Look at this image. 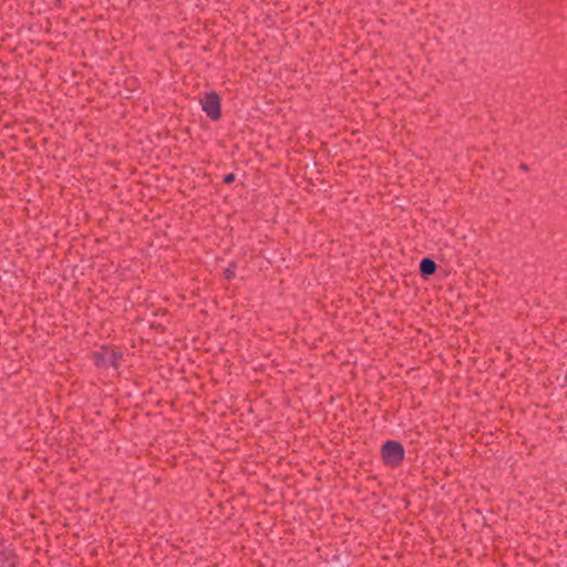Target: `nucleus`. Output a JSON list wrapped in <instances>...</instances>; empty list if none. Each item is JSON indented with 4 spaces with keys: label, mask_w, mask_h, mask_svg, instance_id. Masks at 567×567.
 Here are the masks:
<instances>
[{
    "label": "nucleus",
    "mask_w": 567,
    "mask_h": 567,
    "mask_svg": "<svg viewBox=\"0 0 567 567\" xmlns=\"http://www.w3.org/2000/svg\"><path fill=\"white\" fill-rule=\"evenodd\" d=\"M202 110L214 121L220 117V100L215 92H206L200 99Z\"/></svg>",
    "instance_id": "f03ea898"
},
{
    "label": "nucleus",
    "mask_w": 567,
    "mask_h": 567,
    "mask_svg": "<svg viewBox=\"0 0 567 567\" xmlns=\"http://www.w3.org/2000/svg\"><path fill=\"white\" fill-rule=\"evenodd\" d=\"M234 275H235V271H234L231 268H227V269L225 270V276H226V278H227V279L233 278V277H234Z\"/></svg>",
    "instance_id": "423d86ee"
},
{
    "label": "nucleus",
    "mask_w": 567,
    "mask_h": 567,
    "mask_svg": "<svg viewBox=\"0 0 567 567\" xmlns=\"http://www.w3.org/2000/svg\"><path fill=\"white\" fill-rule=\"evenodd\" d=\"M118 359H120V354L114 351H111V352L106 351L105 354H103V361L110 363L113 367L117 365Z\"/></svg>",
    "instance_id": "39448f33"
},
{
    "label": "nucleus",
    "mask_w": 567,
    "mask_h": 567,
    "mask_svg": "<svg viewBox=\"0 0 567 567\" xmlns=\"http://www.w3.org/2000/svg\"><path fill=\"white\" fill-rule=\"evenodd\" d=\"M436 265L435 262L430 258H424L421 260L420 264V271L422 275L429 276L435 272Z\"/></svg>",
    "instance_id": "20e7f679"
},
{
    "label": "nucleus",
    "mask_w": 567,
    "mask_h": 567,
    "mask_svg": "<svg viewBox=\"0 0 567 567\" xmlns=\"http://www.w3.org/2000/svg\"><path fill=\"white\" fill-rule=\"evenodd\" d=\"M382 457L385 464L396 466L404 457V449L396 441H386L382 446Z\"/></svg>",
    "instance_id": "f257e3e1"
},
{
    "label": "nucleus",
    "mask_w": 567,
    "mask_h": 567,
    "mask_svg": "<svg viewBox=\"0 0 567 567\" xmlns=\"http://www.w3.org/2000/svg\"><path fill=\"white\" fill-rule=\"evenodd\" d=\"M233 181H234V175H233V174H228V175H226V176H225V178H224V182H225L226 184H228V183H230V182H233Z\"/></svg>",
    "instance_id": "0eeeda50"
},
{
    "label": "nucleus",
    "mask_w": 567,
    "mask_h": 567,
    "mask_svg": "<svg viewBox=\"0 0 567 567\" xmlns=\"http://www.w3.org/2000/svg\"><path fill=\"white\" fill-rule=\"evenodd\" d=\"M16 565V557L13 551L0 544V567H14Z\"/></svg>",
    "instance_id": "7ed1b4c3"
},
{
    "label": "nucleus",
    "mask_w": 567,
    "mask_h": 567,
    "mask_svg": "<svg viewBox=\"0 0 567 567\" xmlns=\"http://www.w3.org/2000/svg\"><path fill=\"white\" fill-rule=\"evenodd\" d=\"M520 168H522L523 171H527V165H526V164H522V165H520Z\"/></svg>",
    "instance_id": "6e6552de"
}]
</instances>
